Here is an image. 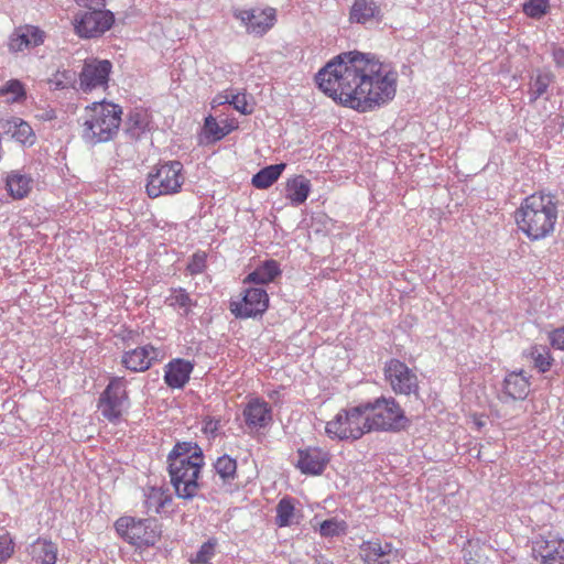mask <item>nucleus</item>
<instances>
[{"instance_id": "1", "label": "nucleus", "mask_w": 564, "mask_h": 564, "mask_svg": "<svg viewBox=\"0 0 564 564\" xmlns=\"http://www.w3.org/2000/svg\"><path fill=\"white\" fill-rule=\"evenodd\" d=\"M316 83L327 96L359 112L388 104L397 91L395 73L357 51L341 53L329 61L316 74Z\"/></svg>"}, {"instance_id": "2", "label": "nucleus", "mask_w": 564, "mask_h": 564, "mask_svg": "<svg viewBox=\"0 0 564 564\" xmlns=\"http://www.w3.org/2000/svg\"><path fill=\"white\" fill-rule=\"evenodd\" d=\"M170 481L175 495L193 500L203 486L202 469L205 465L203 449L195 442H177L167 455Z\"/></svg>"}, {"instance_id": "3", "label": "nucleus", "mask_w": 564, "mask_h": 564, "mask_svg": "<svg viewBox=\"0 0 564 564\" xmlns=\"http://www.w3.org/2000/svg\"><path fill=\"white\" fill-rule=\"evenodd\" d=\"M558 218V200L543 191L527 196L514 212V221L520 232L530 241L550 237Z\"/></svg>"}, {"instance_id": "4", "label": "nucleus", "mask_w": 564, "mask_h": 564, "mask_svg": "<svg viewBox=\"0 0 564 564\" xmlns=\"http://www.w3.org/2000/svg\"><path fill=\"white\" fill-rule=\"evenodd\" d=\"M122 108L119 105L100 101L87 106L82 116V138L88 144L112 140L121 124Z\"/></svg>"}, {"instance_id": "5", "label": "nucleus", "mask_w": 564, "mask_h": 564, "mask_svg": "<svg viewBox=\"0 0 564 564\" xmlns=\"http://www.w3.org/2000/svg\"><path fill=\"white\" fill-rule=\"evenodd\" d=\"M362 406L370 432H399L409 424L403 409L393 397H380L362 403Z\"/></svg>"}, {"instance_id": "6", "label": "nucleus", "mask_w": 564, "mask_h": 564, "mask_svg": "<svg viewBox=\"0 0 564 564\" xmlns=\"http://www.w3.org/2000/svg\"><path fill=\"white\" fill-rule=\"evenodd\" d=\"M183 164L177 161H166L155 165L147 177L145 192L150 198L180 193L184 184Z\"/></svg>"}, {"instance_id": "7", "label": "nucleus", "mask_w": 564, "mask_h": 564, "mask_svg": "<svg viewBox=\"0 0 564 564\" xmlns=\"http://www.w3.org/2000/svg\"><path fill=\"white\" fill-rule=\"evenodd\" d=\"M369 432L362 403L340 410L325 426L327 436L337 441L359 440Z\"/></svg>"}, {"instance_id": "8", "label": "nucleus", "mask_w": 564, "mask_h": 564, "mask_svg": "<svg viewBox=\"0 0 564 564\" xmlns=\"http://www.w3.org/2000/svg\"><path fill=\"white\" fill-rule=\"evenodd\" d=\"M117 533L137 547L153 546L161 536V528L155 519L121 517L115 523Z\"/></svg>"}, {"instance_id": "9", "label": "nucleus", "mask_w": 564, "mask_h": 564, "mask_svg": "<svg viewBox=\"0 0 564 564\" xmlns=\"http://www.w3.org/2000/svg\"><path fill=\"white\" fill-rule=\"evenodd\" d=\"M384 380L398 395L420 398L419 378L403 361L392 358L383 368Z\"/></svg>"}, {"instance_id": "10", "label": "nucleus", "mask_w": 564, "mask_h": 564, "mask_svg": "<svg viewBox=\"0 0 564 564\" xmlns=\"http://www.w3.org/2000/svg\"><path fill=\"white\" fill-rule=\"evenodd\" d=\"M115 23V15L104 8H88L74 17L75 33L82 39H96L105 34Z\"/></svg>"}, {"instance_id": "11", "label": "nucleus", "mask_w": 564, "mask_h": 564, "mask_svg": "<svg viewBox=\"0 0 564 564\" xmlns=\"http://www.w3.org/2000/svg\"><path fill=\"white\" fill-rule=\"evenodd\" d=\"M269 307V295L262 286L243 285L241 296L231 300L229 310L237 318L262 316Z\"/></svg>"}, {"instance_id": "12", "label": "nucleus", "mask_w": 564, "mask_h": 564, "mask_svg": "<svg viewBox=\"0 0 564 564\" xmlns=\"http://www.w3.org/2000/svg\"><path fill=\"white\" fill-rule=\"evenodd\" d=\"M126 384L127 381L123 377H112L100 394L98 409L109 422H116L122 415L123 408L128 402Z\"/></svg>"}, {"instance_id": "13", "label": "nucleus", "mask_w": 564, "mask_h": 564, "mask_svg": "<svg viewBox=\"0 0 564 564\" xmlns=\"http://www.w3.org/2000/svg\"><path fill=\"white\" fill-rule=\"evenodd\" d=\"M531 564H564V539L539 535L531 542Z\"/></svg>"}, {"instance_id": "14", "label": "nucleus", "mask_w": 564, "mask_h": 564, "mask_svg": "<svg viewBox=\"0 0 564 564\" xmlns=\"http://www.w3.org/2000/svg\"><path fill=\"white\" fill-rule=\"evenodd\" d=\"M232 15L246 26L251 34L263 35L276 21V13L273 8H251L232 10Z\"/></svg>"}, {"instance_id": "15", "label": "nucleus", "mask_w": 564, "mask_h": 564, "mask_svg": "<svg viewBox=\"0 0 564 564\" xmlns=\"http://www.w3.org/2000/svg\"><path fill=\"white\" fill-rule=\"evenodd\" d=\"M246 427L250 432L269 429L273 423V409L260 397H249L242 409Z\"/></svg>"}, {"instance_id": "16", "label": "nucleus", "mask_w": 564, "mask_h": 564, "mask_svg": "<svg viewBox=\"0 0 564 564\" xmlns=\"http://www.w3.org/2000/svg\"><path fill=\"white\" fill-rule=\"evenodd\" d=\"M112 64L108 59L91 58L85 61L79 74V87L84 93L107 88Z\"/></svg>"}, {"instance_id": "17", "label": "nucleus", "mask_w": 564, "mask_h": 564, "mask_svg": "<svg viewBox=\"0 0 564 564\" xmlns=\"http://www.w3.org/2000/svg\"><path fill=\"white\" fill-rule=\"evenodd\" d=\"M164 354L161 348L147 344L123 351L121 365L131 372H144L154 364L161 361Z\"/></svg>"}, {"instance_id": "18", "label": "nucleus", "mask_w": 564, "mask_h": 564, "mask_svg": "<svg viewBox=\"0 0 564 564\" xmlns=\"http://www.w3.org/2000/svg\"><path fill=\"white\" fill-rule=\"evenodd\" d=\"M296 454L295 467L304 475H321L330 460L329 452L317 446L299 448Z\"/></svg>"}, {"instance_id": "19", "label": "nucleus", "mask_w": 564, "mask_h": 564, "mask_svg": "<svg viewBox=\"0 0 564 564\" xmlns=\"http://www.w3.org/2000/svg\"><path fill=\"white\" fill-rule=\"evenodd\" d=\"M45 32L37 26L25 24L14 29L8 42L11 53L23 52L44 43Z\"/></svg>"}, {"instance_id": "20", "label": "nucleus", "mask_w": 564, "mask_h": 564, "mask_svg": "<svg viewBox=\"0 0 564 564\" xmlns=\"http://www.w3.org/2000/svg\"><path fill=\"white\" fill-rule=\"evenodd\" d=\"M359 549L365 564H391L398 558V550H394L392 543L379 539L365 541Z\"/></svg>"}, {"instance_id": "21", "label": "nucleus", "mask_w": 564, "mask_h": 564, "mask_svg": "<svg viewBox=\"0 0 564 564\" xmlns=\"http://www.w3.org/2000/svg\"><path fill=\"white\" fill-rule=\"evenodd\" d=\"M0 132L3 135H10L14 141L23 145L31 147L36 141L33 128L29 122L19 117L0 119Z\"/></svg>"}, {"instance_id": "22", "label": "nucleus", "mask_w": 564, "mask_h": 564, "mask_svg": "<svg viewBox=\"0 0 564 564\" xmlns=\"http://www.w3.org/2000/svg\"><path fill=\"white\" fill-rule=\"evenodd\" d=\"M194 365L184 359H174L165 366L164 381L173 389L183 388L189 380Z\"/></svg>"}, {"instance_id": "23", "label": "nucleus", "mask_w": 564, "mask_h": 564, "mask_svg": "<svg viewBox=\"0 0 564 564\" xmlns=\"http://www.w3.org/2000/svg\"><path fill=\"white\" fill-rule=\"evenodd\" d=\"M28 553L35 564H56L58 549L51 540L37 538L28 546Z\"/></svg>"}, {"instance_id": "24", "label": "nucleus", "mask_w": 564, "mask_h": 564, "mask_svg": "<svg viewBox=\"0 0 564 564\" xmlns=\"http://www.w3.org/2000/svg\"><path fill=\"white\" fill-rule=\"evenodd\" d=\"M173 498L167 488L149 487L144 492V506L147 511L154 513H167Z\"/></svg>"}, {"instance_id": "25", "label": "nucleus", "mask_w": 564, "mask_h": 564, "mask_svg": "<svg viewBox=\"0 0 564 564\" xmlns=\"http://www.w3.org/2000/svg\"><path fill=\"white\" fill-rule=\"evenodd\" d=\"M281 274L280 264L275 260H265L243 279V285L262 286Z\"/></svg>"}, {"instance_id": "26", "label": "nucleus", "mask_w": 564, "mask_h": 564, "mask_svg": "<svg viewBox=\"0 0 564 564\" xmlns=\"http://www.w3.org/2000/svg\"><path fill=\"white\" fill-rule=\"evenodd\" d=\"M529 377L524 371H512L503 380V393L512 400H523L529 393Z\"/></svg>"}, {"instance_id": "27", "label": "nucleus", "mask_w": 564, "mask_h": 564, "mask_svg": "<svg viewBox=\"0 0 564 564\" xmlns=\"http://www.w3.org/2000/svg\"><path fill=\"white\" fill-rule=\"evenodd\" d=\"M312 191V184L304 175L290 177L285 183V197L292 206H300L307 199Z\"/></svg>"}, {"instance_id": "28", "label": "nucleus", "mask_w": 564, "mask_h": 564, "mask_svg": "<svg viewBox=\"0 0 564 564\" xmlns=\"http://www.w3.org/2000/svg\"><path fill=\"white\" fill-rule=\"evenodd\" d=\"M380 18L381 10L375 0H354L349 13L350 22L366 24Z\"/></svg>"}, {"instance_id": "29", "label": "nucleus", "mask_w": 564, "mask_h": 564, "mask_svg": "<svg viewBox=\"0 0 564 564\" xmlns=\"http://www.w3.org/2000/svg\"><path fill=\"white\" fill-rule=\"evenodd\" d=\"M33 180L21 171H11L6 176V189L13 199H22L31 192Z\"/></svg>"}, {"instance_id": "30", "label": "nucleus", "mask_w": 564, "mask_h": 564, "mask_svg": "<svg viewBox=\"0 0 564 564\" xmlns=\"http://www.w3.org/2000/svg\"><path fill=\"white\" fill-rule=\"evenodd\" d=\"M285 167V163L268 165L252 176L251 183L256 188L265 189L279 180Z\"/></svg>"}, {"instance_id": "31", "label": "nucleus", "mask_w": 564, "mask_h": 564, "mask_svg": "<svg viewBox=\"0 0 564 564\" xmlns=\"http://www.w3.org/2000/svg\"><path fill=\"white\" fill-rule=\"evenodd\" d=\"M524 356L532 360L534 367L542 373L549 371L553 364V358L549 347L544 345H533L527 351Z\"/></svg>"}, {"instance_id": "32", "label": "nucleus", "mask_w": 564, "mask_h": 564, "mask_svg": "<svg viewBox=\"0 0 564 564\" xmlns=\"http://www.w3.org/2000/svg\"><path fill=\"white\" fill-rule=\"evenodd\" d=\"M165 303L176 310H182V316H187L191 313L192 307L196 305V301H194L189 296L188 292L183 288L171 289Z\"/></svg>"}, {"instance_id": "33", "label": "nucleus", "mask_w": 564, "mask_h": 564, "mask_svg": "<svg viewBox=\"0 0 564 564\" xmlns=\"http://www.w3.org/2000/svg\"><path fill=\"white\" fill-rule=\"evenodd\" d=\"M150 120L145 111L141 109L132 110L126 122V131L131 138H139L149 129Z\"/></svg>"}, {"instance_id": "34", "label": "nucleus", "mask_w": 564, "mask_h": 564, "mask_svg": "<svg viewBox=\"0 0 564 564\" xmlns=\"http://www.w3.org/2000/svg\"><path fill=\"white\" fill-rule=\"evenodd\" d=\"M275 523L280 528L291 527L297 523L296 511L291 498H282L276 505Z\"/></svg>"}, {"instance_id": "35", "label": "nucleus", "mask_w": 564, "mask_h": 564, "mask_svg": "<svg viewBox=\"0 0 564 564\" xmlns=\"http://www.w3.org/2000/svg\"><path fill=\"white\" fill-rule=\"evenodd\" d=\"M0 96L6 98L7 102L18 104L26 99V90L19 79H10L0 87Z\"/></svg>"}, {"instance_id": "36", "label": "nucleus", "mask_w": 564, "mask_h": 564, "mask_svg": "<svg viewBox=\"0 0 564 564\" xmlns=\"http://www.w3.org/2000/svg\"><path fill=\"white\" fill-rule=\"evenodd\" d=\"M217 475L224 482L230 484L237 477V462L229 455H223L214 464Z\"/></svg>"}, {"instance_id": "37", "label": "nucleus", "mask_w": 564, "mask_h": 564, "mask_svg": "<svg viewBox=\"0 0 564 564\" xmlns=\"http://www.w3.org/2000/svg\"><path fill=\"white\" fill-rule=\"evenodd\" d=\"M553 80V76L549 73H540L532 79L529 87L530 102L536 101L543 96Z\"/></svg>"}, {"instance_id": "38", "label": "nucleus", "mask_w": 564, "mask_h": 564, "mask_svg": "<svg viewBox=\"0 0 564 564\" xmlns=\"http://www.w3.org/2000/svg\"><path fill=\"white\" fill-rule=\"evenodd\" d=\"M215 101L218 105L229 104L237 111L242 115H249L252 112V108L249 107L247 101V95L245 93L228 94L226 96H218Z\"/></svg>"}, {"instance_id": "39", "label": "nucleus", "mask_w": 564, "mask_h": 564, "mask_svg": "<svg viewBox=\"0 0 564 564\" xmlns=\"http://www.w3.org/2000/svg\"><path fill=\"white\" fill-rule=\"evenodd\" d=\"M550 8V0H525L522 10L531 19H541Z\"/></svg>"}, {"instance_id": "40", "label": "nucleus", "mask_w": 564, "mask_h": 564, "mask_svg": "<svg viewBox=\"0 0 564 564\" xmlns=\"http://www.w3.org/2000/svg\"><path fill=\"white\" fill-rule=\"evenodd\" d=\"M76 82V74L69 69L57 70L52 78L50 84L54 89H65L74 85Z\"/></svg>"}, {"instance_id": "41", "label": "nucleus", "mask_w": 564, "mask_h": 564, "mask_svg": "<svg viewBox=\"0 0 564 564\" xmlns=\"http://www.w3.org/2000/svg\"><path fill=\"white\" fill-rule=\"evenodd\" d=\"M217 545V541L215 539H210L205 542L195 556L191 560L192 564H207L215 555V549Z\"/></svg>"}, {"instance_id": "42", "label": "nucleus", "mask_w": 564, "mask_h": 564, "mask_svg": "<svg viewBox=\"0 0 564 564\" xmlns=\"http://www.w3.org/2000/svg\"><path fill=\"white\" fill-rule=\"evenodd\" d=\"M204 131L213 141H219L228 134V130L223 131L221 126L213 116H208L205 119Z\"/></svg>"}, {"instance_id": "43", "label": "nucleus", "mask_w": 564, "mask_h": 564, "mask_svg": "<svg viewBox=\"0 0 564 564\" xmlns=\"http://www.w3.org/2000/svg\"><path fill=\"white\" fill-rule=\"evenodd\" d=\"M344 531V523L336 519H328L319 524V533L325 538L339 535Z\"/></svg>"}, {"instance_id": "44", "label": "nucleus", "mask_w": 564, "mask_h": 564, "mask_svg": "<svg viewBox=\"0 0 564 564\" xmlns=\"http://www.w3.org/2000/svg\"><path fill=\"white\" fill-rule=\"evenodd\" d=\"M14 552V541L9 533L0 534V564L6 563Z\"/></svg>"}, {"instance_id": "45", "label": "nucleus", "mask_w": 564, "mask_h": 564, "mask_svg": "<svg viewBox=\"0 0 564 564\" xmlns=\"http://www.w3.org/2000/svg\"><path fill=\"white\" fill-rule=\"evenodd\" d=\"M206 268V253L205 252H195L189 259L186 270L192 275H196L202 273Z\"/></svg>"}, {"instance_id": "46", "label": "nucleus", "mask_w": 564, "mask_h": 564, "mask_svg": "<svg viewBox=\"0 0 564 564\" xmlns=\"http://www.w3.org/2000/svg\"><path fill=\"white\" fill-rule=\"evenodd\" d=\"M549 337L553 348L564 350V327L553 330Z\"/></svg>"}, {"instance_id": "47", "label": "nucleus", "mask_w": 564, "mask_h": 564, "mask_svg": "<svg viewBox=\"0 0 564 564\" xmlns=\"http://www.w3.org/2000/svg\"><path fill=\"white\" fill-rule=\"evenodd\" d=\"M79 7H85V8H94V7H98V8H105L106 6V0H74Z\"/></svg>"}, {"instance_id": "48", "label": "nucleus", "mask_w": 564, "mask_h": 564, "mask_svg": "<svg viewBox=\"0 0 564 564\" xmlns=\"http://www.w3.org/2000/svg\"><path fill=\"white\" fill-rule=\"evenodd\" d=\"M553 61L558 67H564V48L556 47L553 50Z\"/></svg>"}, {"instance_id": "49", "label": "nucleus", "mask_w": 564, "mask_h": 564, "mask_svg": "<svg viewBox=\"0 0 564 564\" xmlns=\"http://www.w3.org/2000/svg\"><path fill=\"white\" fill-rule=\"evenodd\" d=\"M217 427H218V421L214 422V421L210 420L209 422L206 423L205 430L214 432V431L217 430Z\"/></svg>"}, {"instance_id": "50", "label": "nucleus", "mask_w": 564, "mask_h": 564, "mask_svg": "<svg viewBox=\"0 0 564 564\" xmlns=\"http://www.w3.org/2000/svg\"><path fill=\"white\" fill-rule=\"evenodd\" d=\"M236 127L232 124V123H225L224 126H221V130L223 131H227L228 130V134L235 129Z\"/></svg>"}]
</instances>
